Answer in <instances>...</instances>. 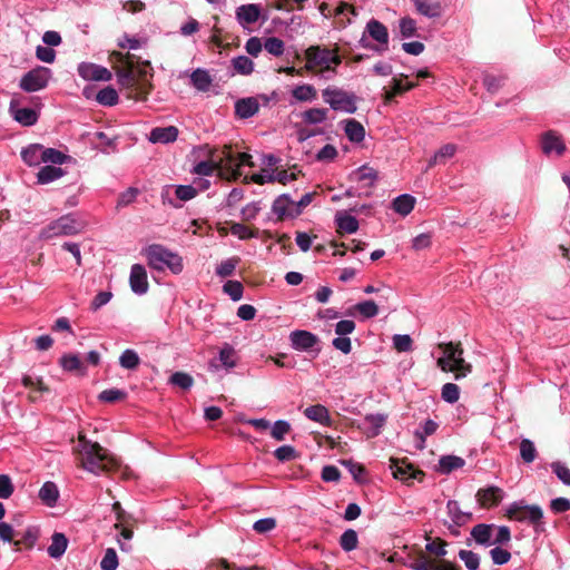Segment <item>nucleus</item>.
Wrapping results in <instances>:
<instances>
[{"label":"nucleus","mask_w":570,"mask_h":570,"mask_svg":"<svg viewBox=\"0 0 570 570\" xmlns=\"http://www.w3.org/2000/svg\"><path fill=\"white\" fill-rule=\"evenodd\" d=\"M416 10L429 18H435L441 14V7L436 2H430L429 0H414Z\"/></svg>","instance_id":"e433bc0d"},{"label":"nucleus","mask_w":570,"mask_h":570,"mask_svg":"<svg viewBox=\"0 0 570 570\" xmlns=\"http://www.w3.org/2000/svg\"><path fill=\"white\" fill-rule=\"evenodd\" d=\"M68 547V539L63 533L55 532L51 537V543L47 549L48 554L52 559H60Z\"/></svg>","instance_id":"cd10ccee"},{"label":"nucleus","mask_w":570,"mask_h":570,"mask_svg":"<svg viewBox=\"0 0 570 570\" xmlns=\"http://www.w3.org/2000/svg\"><path fill=\"white\" fill-rule=\"evenodd\" d=\"M350 179L360 183L364 188H371L377 180V171L367 165H363L350 175Z\"/></svg>","instance_id":"412c9836"},{"label":"nucleus","mask_w":570,"mask_h":570,"mask_svg":"<svg viewBox=\"0 0 570 570\" xmlns=\"http://www.w3.org/2000/svg\"><path fill=\"white\" fill-rule=\"evenodd\" d=\"M505 517L519 522L529 521L533 524L537 532L544 531L542 522L543 511L539 505H525L522 502H513L507 509Z\"/></svg>","instance_id":"20e7f679"},{"label":"nucleus","mask_w":570,"mask_h":570,"mask_svg":"<svg viewBox=\"0 0 570 570\" xmlns=\"http://www.w3.org/2000/svg\"><path fill=\"white\" fill-rule=\"evenodd\" d=\"M150 268L163 272L169 269L173 274H179L183 271L181 257L163 245L153 244L144 249Z\"/></svg>","instance_id":"7ed1b4c3"},{"label":"nucleus","mask_w":570,"mask_h":570,"mask_svg":"<svg viewBox=\"0 0 570 570\" xmlns=\"http://www.w3.org/2000/svg\"><path fill=\"white\" fill-rule=\"evenodd\" d=\"M118 564L119 562L116 550L112 548L106 549L105 554L100 561V568L102 570H116Z\"/></svg>","instance_id":"6e6d98bb"},{"label":"nucleus","mask_w":570,"mask_h":570,"mask_svg":"<svg viewBox=\"0 0 570 570\" xmlns=\"http://www.w3.org/2000/svg\"><path fill=\"white\" fill-rule=\"evenodd\" d=\"M178 129L174 126L156 127L149 134V140L154 144H169L177 139Z\"/></svg>","instance_id":"b1692460"},{"label":"nucleus","mask_w":570,"mask_h":570,"mask_svg":"<svg viewBox=\"0 0 570 570\" xmlns=\"http://www.w3.org/2000/svg\"><path fill=\"white\" fill-rule=\"evenodd\" d=\"M336 224L340 233L352 234L355 233L358 228L357 219L351 215L337 214Z\"/></svg>","instance_id":"c9c22d12"},{"label":"nucleus","mask_w":570,"mask_h":570,"mask_svg":"<svg viewBox=\"0 0 570 570\" xmlns=\"http://www.w3.org/2000/svg\"><path fill=\"white\" fill-rule=\"evenodd\" d=\"M410 568L413 570H461L456 563L449 560H434L423 551L413 558Z\"/></svg>","instance_id":"1a4fd4ad"},{"label":"nucleus","mask_w":570,"mask_h":570,"mask_svg":"<svg viewBox=\"0 0 570 570\" xmlns=\"http://www.w3.org/2000/svg\"><path fill=\"white\" fill-rule=\"evenodd\" d=\"M190 82L198 91L207 92L213 83V78L208 70L197 68L190 75Z\"/></svg>","instance_id":"bb28decb"},{"label":"nucleus","mask_w":570,"mask_h":570,"mask_svg":"<svg viewBox=\"0 0 570 570\" xmlns=\"http://www.w3.org/2000/svg\"><path fill=\"white\" fill-rule=\"evenodd\" d=\"M552 471L556 473L558 479L562 481L566 485L570 487V469L567 468L561 462H553L551 464Z\"/></svg>","instance_id":"774afa93"},{"label":"nucleus","mask_w":570,"mask_h":570,"mask_svg":"<svg viewBox=\"0 0 570 570\" xmlns=\"http://www.w3.org/2000/svg\"><path fill=\"white\" fill-rule=\"evenodd\" d=\"M476 500L482 508H491L498 505L503 498V491L498 487H489L480 489L476 492Z\"/></svg>","instance_id":"f3484780"},{"label":"nucleus","mask_w":570,"mask_h":570,"mask_svg":"<svg viewBox=\"0 0 570 570\" xmlns=\"http://www.w3.org/2000/svg\"><path fill=\"white\" fill-rule=\"evenodd\" d=\"M344 131L346 137L353 142H361L365 136L363 125L355 119L345 120Z\"/></svg>","instance_id":"473e14b6"},{"label":"nucleus","mask_w":570,"mask_h":570,"mask_svg":"<svg viewBox=\"0 0 570 570\" xmlns=\"http://www.w3.org/2000/svg\"><path fill=\"white\" fill-rule=\"evenodd\" d=\"M292 96L297 101H309L316 97V89L311 85H301L292 90Z\"/></svg>","instance_id":"49530a36"},{"label":"nucleus","mask_w":570,"mask_h":570,"mask_svg":"<svg viewBox=\"0 0 570 570\" xmlns=\"http://www.w3.org/2000/svg\"><path fill=\"white\" fill-rule=\"evenodd\" d=\"M446 509L451 520L456 527H462L472 519V513L463 512L460 509L459 502L455 500H450L446 504Z\"/></svg>","instance_id":"7c9ffc66"},{"label":"nucleus","mask_w":570,"mask_h":570,"mask_svg":"<svg viewBox=\"0 0 570 570\" xmlns=\"http://www.w3.org/2000/svg\"><path fill=\"white\" fill-rule=\"evenodd\" d=\"M542 150L547 155L556 151L557 155L561 156L566 151V145L560 135L549 130L542 136Z\"/></svg>","instance_id":"4be33fe9"},{"label":"nucleus","mask_w":570,"mask_h":570,"mask_svg":"<svg viewBox=\"0 0 570 570\" xmlns=\"http://www.w3.org/2000/svg\"><path fill=\"white\" fill-rule=\"evenodd\" d=\"M223 291L225 294H227L234 302H237L242 299L244 287L240 282L238 281H227L224 286Z\"/></svg>","instance_id":"603ef678"},{"label":"nucleus","mask_w":570,"mask_h":570,"mask_svg":"<svg viewBox=\"0 0 570 570\" xmlns=\"http://www.w3.org/2000/svg\"><path fill=\"white\" fill-rule=\"evenodd\" d=\"M323 97L332 109L353 114L356 111L355 96L343 90L325 89Z\"/></svg>","instance_id":"6e6552de"},{"label":"nucleus","mask_w":570,"mask_h":570,"mask_svg":"<svg viewBox=\"0 0 570 570\" xmlns=\"http://www.w3.org/2000/svg\"><path fill=\"white\" fill-rule=\"evenodd\" d=\"M289 338L293 348L297 351H308L313 348L318 342V337L316 335L302 330L292 332Z\"/></svg>","instance_id":"dca6fc26"},{"label":"nucleus","mask_w":570,"mask_h":570,"mask_svg":"<svg viewBox=\"0 0 570 570\" xmlns=\"http://www.w3.org/2000/svg\"><path fill=\"white\" fill-rule=\"evenodd\" d=\"M66 175V170L58 166L46 165L37 173V183L47 185L56 181Z\"/></svg>","instance_id":"393cba45"},{"label":"nucleus","mask_w":570,"mask_h":570,"mask_svg":"<svg viewBox=\"0 0 570 570\" xmlns=\"http://www.w3.org/2000/svg\"><path fill=\"white\" fill-rule=\"evenodd\" d=\"M357 543H358L357 532L353 529L345 530L340 538V546L346 552H350V551H353L354 549H356Z\"/></svg>","instance_id":"c03bdc74"},{"label":"nucleus","mask_w":570,"mask_h":570,"mask_svg":"<svg viewBox=\"0 0 570 570\" xmlns=\"http://www.w3.org/2000/svg\"><path fill=\"white\" fill-rule=\"evenodd\" d=\"M259 110V102L255 97L238 99L235 102V114L240 119H248Z\"/></svg>","instance_id":"6ab92c4d"},{"label":"nucleus","mask_w":570,"mask_h":570,"mask_svg":"<svg viewBox=\"0 0 570 570\" xmlns=\"http://www.w3.org/2000/svg\"><path fill=\"white\" fill-rule=\"evenodd\" d=\"M21 515L14 518L13 523L0 522V540L3 542H12L14 537H19L20 532L14 530V525H20Z\"/></svg>","instance_id":"4c0bfd02"},{"label":"nucleus","mask_w":570,"mask_h":570,"mask_svg":"<svg viewBox=\"0 0 570 570\" xmlns=\"http://www.w3.org/2000/svg\"><path fill=\"white\" fill-rule=\"evenodd\" d=\"M366 30L374 40H376L381 45H384L385 47L387 46L389 32L387 28L382 22L372 19L367 22Z\"/></svg>","instance_id":"c756f323"},{"label":"nucleus","mask_w":570,"mask_h":570,"mask_svg":"<svg viewBox=\"0 0 570 570\" xmlns=\"http://www.w3.org/2000/svg\"><path fill=\"white\" fill-rule=\"evenodd\" d=\"M238 263H239V258L238 257L227 258V259L223 261L220 264L217 265L216 274L219 277H223V278L224 277H228V276L234 274L235 268H236Z\"/></svg>","instance_id":"3c124183"},{"label":"nucleus","mask_w":570,"mask_h":570,"mask_svg":"<svg viewBox=\"0 0 570 570\" xmlns=\"http://www.w3.org/2000/svg\"><path fill=\"white\" fill-rule=\"evenodd\" d=\"M12 118L22 126L29 127L37 122L38 114L32 108L20 107L18 98H12L9 106Z\"/></svg>","instance_id":"ddd939ff"},{"label":"nucleus","mask_w":570,"mask_h":570,"mask_svg":"<svg viewBox=\"0 0 570 570\" xmlns=\"http://www.w3.org/2000/svg\"><path fill=\"white\" fill-rule=\"evenodd\" d=\"M259 16L261 7L255 3L243 4L236 9V19L242 27L257 22Z\"/></svg>","instance_id":"a211bd4d"},{"label":"nucleus","mask_w":570,"mask_h":570,"mask_svg":"<svg viewBox=\"0 0 570 570\" xmlns=\"http://www.w3.org/2000/svg\"><path fill=\"white\" fill-rule=\"evenodd\" d=\"M51 77L52 72L49 68L38 66L21 77L19 87L26 92L40 91L48 86Z\"/></svg>","instance_id":"423d86ee"},{"label":"nucleus","mask_w":570,"mask_h":570,"mask_svg":"<svg viewBox=\"0 0 570 570\" xmlns=\"http://www.w3.org/2000/svg\"><path fill=\"white\" fill-rule=\"evenodd\" d=\"M80 232V224L72 215H63L51 222L40 232V238L51 239L58 236L76 235Z\"/></svg>","instance_id":"39448f33"},{"label":"nucleus","mask_w":570,"mask_h":570,"mask_svg":"<svg viewBox=\"0 0 570 570\" xmlns=\"http://www.w3.org/2000/svg\"><path fill=\"white\" fill-rule=\"evenodd\" d=\"M465 464L464 459L456 455H443L439 460L438 471L442 474H449L452 471L463 468Z\"/></svg>","instance_id":"2f4dec72"},{"label":"nucleus","mask_w":570,"mask_h":570,"mask_svg":"<svg viewBox=\"0 0 570 570\" xmlns=\"http://www.w3.org/2000/svg\"><path fill=\"white\" fill-rule=\"evenodd\" d=\"M403 78H407L406 75L401 73L400 77H393L389 87H384L383 99L385 104H390L396 96H401L404 92L413 89L415 82H403Z\"/></svg>","instance_id":"2eb2a0df"},{"label":"nucleus","mask_w":570,"mask_h":570,"mask_svg":"<svg viewBox=\"0 0 570 570\" xmlns=\"http://www.w3.org/2000/svg\"><path fill=\"white\" fill-rule=\"evenodd\" d=\"M139 195V189L136 188V187H129L128 189H126L125 191H122L120 195H119V198H118V202H117V207H126L130 204H132L137 196Z\"/></svg>","instance_id":"338daca9"},{"label":"nucleus","mask_w":570,"mask_h":570,"mask_svg":"<svg viewBox=\"0 0 570 570\" xmlns=\"http://www.w3.org/2000/svg\"><path fill=\"white\" fill-rule=\"evenodd\" d=\"M341 63V56L338 55L337 50H331L327 48H323V75L327 71L334 70L332 65H340Z\"/></svg>","instance_id":"09e8293b"},{"label":"nucleus","mask_w":570,"mask_h":570,"mask_svg":"<svg viewBox=\"0 0 570 570\" xmlns=\"http://www.w3.org/2000/svg\"><path fill=\"white\" fill-rule=\"evenodd\" d=\"M438 346L445 355L438 360V366L443 372H453L456 380L472 372V365L463 358V347L460 342L440 343Z\"/></svg>","instance_id":"f03ea898"},{"label":"nucleus","mask_w":570,"mask_h":570,"mask_svg":"<svg viewBox=\"0 0 570 570\" xmlns=\"http://www.w3.org/2000/svg\"><path fill=\"white\" fill-rule=\"evenodd\" d=\"M264 48L268 53L279 57L284 52V42L279 38L269 37L265 40Z\"/></svg>","instance_id":"bf43d9fd"},{"label":"nucleus","mask_w":570,"mask_h":570,"mask_svg":"<svg viewBox=\"0 0 570 570\" xmlns=\"http://www.w3.org/2000/svg\"><path fill=\"white\" fill-rule=\"evenodd\" d=\"M38 497L45 505L53 508L59 499V489L55 482L47 481L40 488Z\"/></svg>","instance_id":"a878e982"},{"label":"nucleus","mask_w":570,"mask_h":570,"mask_svg":"<svg viewBox=\"0 0 570 570\" xmlns=\"http://www.w3.org/2000/svg\"><path fill=\"white\" fill-rule=\"evenodd\" d=\"M276 528V520L274 518L259 519L253 524V530L259 534L271 532Z\"/></svg>","instance_id":"69168bd1"},{"label":"nucleus","mask_w":570,"mask_h":570,"mask_svg":"<svg viewBox=\"0 0 570 570\" xmlns=\"http://www.w3.org/2000/svg\"><path fill=\"white\" fill-rule=\"evenodd\" d=\"M60 365L65 371L72 372L81 370L82 363L76 354H65L60 358Z\"/></svg>","instance_id":"13d9d810"},{"label":"nucleus","mask_w":570,"mask_h":570,"mask_svg":"<svg viewBox=\"0 0 570 570\" xmlns=\"http://www.w3.org/2000/svg\"><path fill=\"white\" fill-rule=\"evenodd\" d=\"M520 455L525 463H531L537 458V450L532 441L523 439L520 442Z\"/></svg>","instance_id":"864d4df0"},{"label":"nucleus","mask_w":570,"mask_h":570,"mask_svg":"<svg viewBox=\"0 0 570 570\" xmlns=\"http://www.w3.org/2000/svg\"><path fill=\"white\" fill-rule=\"evenodd\" d=\"M70 157L58 149L43 147V164L62 165Z\"/></svg>","instance_id":"a19ab883"},{"label":"nucleus","mask_w":570,"mask_h":570,"mask_svg":"<svg viewBox=\"0 0 570 570\" xmlns=\"http://www.w3.org/2000/svg\"><path fill=\"white\" fill-rule=\"evenodd\" d=\"M442 399L449 403H455L460 397V389L454 383H446L442 387Z\"/></svg>","instance_id":"e2e57ef3"},{"label":"nucleus","mask_w":570,"mask_h":570,"mask_svg":"<svg viewBox=\"0 0 570 570\" xmlns=\"http://www.w3.org/2000/svg\"><path fill=\"white\" fill-rule=\"evenodd\" d=\"M391 470L395 479L411 485L414 480L422 481L425 473L416 469L412 463L404 459H391Z\"/></svg>","instance_id":"0eeeda50"},{"label":"nucleus","mask_w":570,"mask_h":570,"mask_svg":"<svg viewBox=\"0 0 570 570\" xmlns=\"http://www.w3.org/2000/svg\"><path fill=\"white\" fill-rule=\"evenodd\" d=\"M494 528V524L479 523L472 528L471 537L481 546H490L492 544L491 538Z\"/></svg>","instance_id":"c85d7f7f"},{"label":"nucleus","mask_w":570,"mask_h":570,"mask_svg":"<svg viewBox=\"0 0 570 570\" xmlns=\"http://www.w3.org/2000/svg\"><path fill=\"white\" fill-rule=\"evenodd\" d=\"M356 312H358L364 318H372L379 314L377 304L372 301L360 302L353 307Z\"/></svg>","instance_id":"de8ad7c7"},{"label":"nucleus","mask_w":570,"mask_h":570,"mask_svg":"<svg viewBox=\"0 0 570 570\" xmlns=\"http://www.w3.org/2000/svg\"><path fill=\"white\" fill-rule=\"evenodd\" d=\"M21 159L29 167H37L43 163V146L30 144L21 149Z\"/></svg>","instance_id":"aec40b11"},{"label":"nucleus","mask_w":570,"mask_h":570,"mask_svg":"<svg viewBox=\"0 0 570 570\" xmlns=\"http://www.w3.org/2000/svg\"><path fill=\"white\" fill-rule=\"evenodd\" d=\"M459 558L464 562L469 570H476L480 564V559L476 553L470 550H460Z\"/></svg>","instance_id":"680f3d73"},{"label":"nucleus","mask_w":570,"mask_h":570,"mask_svg":"<svg viewBox=\"0 0 570 570\" xmlns=\"http://www.w3.org/2000/svg\"><path fill=\"white\" fill-rule=\"evenodd\" d=\"M129 285L132 293L144 295L148 292L149 284L146 268L141 264H134L130 268Z\"/></svg>","instance_id":"4468645a"},{"label":"nucleus","mask_w":570,"mask_h":570,"mask_svg":"<svg viewBox=\"0 0 570 570\" xmlns=\"http://www.w3.org/2000/svg\"><path fill=\"white\" fill-rule=\"evenodd\" d=\"M230 233L242 240L256 237V233L242 223H233L230 225Z\"/></svg>","instance_id":"052dcab7"},{"label":"nucleus","mask_w":570,"mask_h":570,"mask_svg":"<svg viewBox=\"0 0 570 570\" xmlns=\"http://www.w3.org/2000/svg\"><path fill=\"white\" fill-rule=\"evenodd\" d=\"M272 213L276 220L294 219L299 216V210L295 207V200L287 194H282L275 198L272 205Z\"/></svg>","instance_id":"9d476101"},{"label":"nucleus","mask_w":570,"mask_h":570,"mask_svg":"<svg viewBox=\"0 0 570 570\" xmlns=\"http://www.w3.org/2000/svg\"><path fill=\"white\" fill-rule=\"evenodd\" d=\"M73 453L77 464L96 475L107 471L111 464V459L107 450L99 443L92 442L81 434L78 436V442L73 446Z\"/></svg>","instance_id":"f257e3e1"},{"label":"nucleus","mask_w":570,"mask_h":570,"mask_svg":"<svg viewBox=\"0 0 570 570\" xmlns=\"http://www.w3.org/2000/svg\"><path fill=\"white\" fill-rule=\"evenodd\" d=\"M118 83L122 87H137L141 95L148 94V88L145 82H140L139 78L131 69H121L117 72Z\"/></svg>","instance_id":"5701e85b"},{"label":"nucleus","mask_w":570,"mask_h":570,"mask_svg":"<svg viewBox=\"0 0 570 570\" xmlns=\"http://www.w3.org/2000/svg\"><path fill=\"white\" fill-rule=\"evenodd\" d=\"M446 541L436 538L435 540L429 542L425 546V551L429 552L430 554H433L435 557L433 558L434 560H445L444 557L446 556Z\"/></svg>","instance_id":"a18cd8bd"},{"label":"nucleus","mask_w":570,"mask_h":570,"mask_svg":"<svg viewBox=\"0 0 570 570\" xmlns=\"http://www.w3.org/2000/svg\"><path fill=\"white\" fill-rule=\"evenodd\" d=\"M414 204H415V198L411 195L404 194V195L397 196L393 200V209L396 213L405 216L412 212V209L414 208Z\"/></svg>","instance_id":"f704fd0d"},{"label":"nucleus","mask_w":570,"mask_h":570,"mask_svg":"<svg viewBox=\"0 0 570 570\" xmlns=\"http://www.w3.org/2000/svg\"><path fill=\"white\" fill-rule=\"evenodd\" d=\"M234 70L239 75H250L254 70V62L246 56H237L232 60Z\"/></svg>","instance_id":"37998d69"},{"label":"nucleus","mask_w":570,"mask_h":570,"mask_svg":"<svg viewBox=\"0 0 570 570\" xmlns=\"http://www.w3.org/2000/svg\"><path fill=\"white\" fill-rule=\"evenodd\" d=\"M274 456L279 462H289L297 458V452L292 445H282L274 451Z\"/></svg>","instance_id":"4d7b16f0"},{"label":"nucleus","mask_w":570,"mask_h":570,"mask_svg":"<svg viewBox=\"0 0 570 570\" xmlns=\"http://www.w3.org/2000/svg\"><path fill=\"white\" fill-rule=\"evenodd\" d=\"M291 431L288 421L278 420L271 425V435L274 440L281 442L285 440L286 434Z\"/></svg>","instance_id":"8fccbe9b"},{"label":"nucleus","mask_w":570,"mask_h":570,"mask_svg":"<svg viewBox=\"0 0 570 570\" xmlns=\"http://www.w3.org/2000/svg\"><path fill=\"white\" fill-rule=\"evenodd\" d=\"M169 383L183 390H189L193 386L194 380L185 372H175L170 376Z\"/></svg>","instance_id":"5fc2aeb1"},{"label":"nucleus","mask_w":570,"mask_h":570,"mask_svg":"<svg viewBox=\"0 0 570 570\" xmlns=\"http://www.w3.org/2000/svg\"><path fill=\"white\" fill-rule=\"evenodd\" d=\"M140 363L139 355L135 350L127 348L119 356V364L126 370H135Z\"/></svg>","instance_id":"79ce46f5"},{"label":"nucleus","mask_w":570,"mask_h":570,"mask_svg":"<svg viewBox=\"0 0 570 570\" xmlns=\"http://www.w3.org/2000/svg\"><path fill=\"white\" fill-rule=\"evenodd\" d=\"M126 395H127V393L122 390L108 389V390L102 391L99 394L98 399L102 402L114 403V402L125 399Z\"/></svg>","instance_id":"0e129e2a"},{"label":"nucleus","mask_w":570,"mask_h":570,"mask_svg":"<svg viewBox=\"0 0 570 570\" xmlns=\"http://www.w3.org/2000/svg\"><path fill=\"white\" fill-rule=\"evenodd\" d=\"M96 100L102 106L111 107L117 105L119 96L115 88L108 86L98 91Z\"/></svg>","instance_id":"58836bf2"},{"label":"nucleus","mask_w":570,"mask_h":570,"mask_svg":"<svg viewBox=\"0 0 570 570\" xmlns=\"http://www.w3.org/2000/svg\"><path fill=\"white\" fill-rule=\"evenodd\" d=\"M78 75L88 81H109L112 78L111 72L100 65L92 62H81L78 65Z\"/></svg>","instance_id":"f8f14e48"},{"label":"nucleus","mask_w":570,"mask_h":570,"mask_svg":"<svg viewBox=\"0 0 570 570\" xmlns=\"http://www.w3.org/2000/svg\"><path fill=\"white\" fill-rule=\"evenodd\" d=\"M456 153V146L454 144H446L442 146L429 161V167L436 164H444L449 158L453 157Z\"/></svg>","instance_id":"ea45409f"},{"label":"nucleus","mask_w":570,"mask_h":570,"mask_svg":"<svg viewBox=\"0 0 570 570\" xmlns=\"http://www.w3.org/2000/svg\"><path fill=\"white\" fill-rule=\"evenodd\" d=\"M236 364L237 356L235 348L230 344L225 343L219 350L218 357L209 361L208 370L210 372H218L220 368L230 371Z\"/></svg>","instance_id":"9b49d317"},{"label":"nucleus","mask_w":570,"mask_h":570,"mask_svg":"<svg viewBox=\"0 0 570 570\" xmlns=\"http://www.w3.org/2000/svg\"><path fill=\"white\" fill-rule=\"evenodd\" d=\"M387 416L382 413L367 414L364 420L370 424L367 436L374 438L380 434L381 428L385 424Z\"/></svg>","instance_id":"72a5a7b5"}]
</instances>
